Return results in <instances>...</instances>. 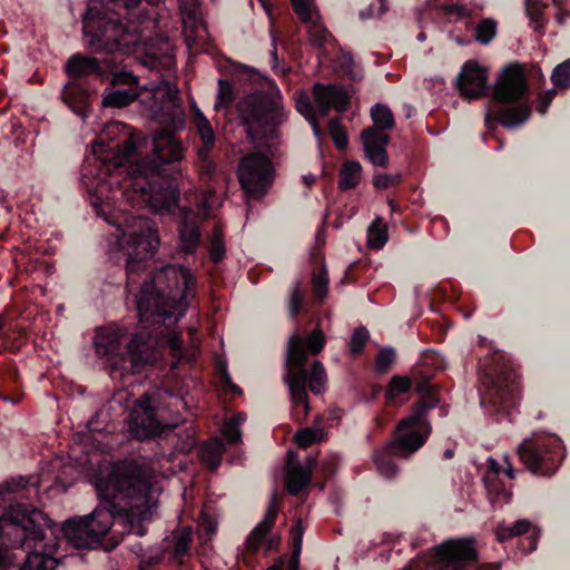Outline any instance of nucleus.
<instances>
[{
  "label": "nucleus",
  "mask_w": 570,
  "mask_h": 570,
  "mask_svg": "<svg viewBox=\"0 0 570 570\" xmlns=\"http://www.w3.org/2000/svg\"><path fill=\"white\" fill-rule=\"evenodd\" d=\"M184 145L174 130H156L150 144L140 131L114 121L105 126L81 167V184L98 217L116 227L125 257L127 291L136 296L142 330L173 326L196 295L189 268L166 265L147 272L159 246L156 223L122 208L171 212L178 206Z\"/></svg>",
  "instance_id": "nucleus-1"
},
{
  "label": "nucleus",
  "mask_w": 570,
  "mask_h": 570,
  "mask_svg": "<svg viewBox=\"0 0 570 570\" xmlns=\"http://www.w3.org/2000/svg\"><path fill=\"white\" fill-rule=\"evenodd\" d=\"M99 504L86 515L73 517L58 529L41 510L20 499L39 492L36 475L11 478L0 484V538L3 544L26 552L19 570H53L57 560L50 554L46 531L57 532L76 549L111 551L125 534L144 537L151 521L153 484L144 465L135 460L115 463L107 475H98Z\"/></svg>",
  "instance_id": "nucleus-2"
},
{
  "label": "nucleus",
  "mask_w": 570,
  "mask_h": 570,
  "mask_svg": "<svg viewBox=\"0 0 570 570\" xmlns=\"http://www.w3.org/2000/svg\"><path fill=\"white\" fill-rule=\"evenodd\" d=\"M163 0L92 1L82 19L87 46L102 55L72 53L63 65L68 82L61 90L62 101L78 116L86 117L96 82L134 83L136 76L124 65L125 53L141 41L142 31L159 26Z\"/></svg>",
  "instance_id": "nucleus-3"
},
{
  "label": "nucleus",
  "mask_w": 570,
  "mask_h": 570,
  "mask_svg": "<svg viewBox=\"0 0 570 570\" xmlns=\"http://www.w3.org/2000/svg\"><path fill=\"white\" fill-rule=\"evenodd\" d=\"M432 375L426 374L417 382L415 390L420 399L412 405L411 413L399 421L393 438L374 452V462L379 472L387 479L397 474L394 458H407L417 452L429 440L432 425L428 419L431 410L440 404L436 386L431 383Z\"/></svg>",
  "instance_id": "nucleus-4"
},
{
  "label": "nucleus",
  "mask_w": 570,
  "mask_h": 570,
  "mask_svg": "<svg viewBox=\"0 0 570 570\" xmlns=\"http://www.w3.org/2000/svg\"><path fill=\"white\" fill-rule=\"evenodd\" d=\"M186 423L178 412H174L166 403V394L161 390L145 392L132 404L128 415V431L139 441L154 440L174 434L173 446L177 452L189 453L197 445L196 429Z\"/></svg>",
  "instance_id": "nucleus-5"
},
{
  "label": "nucleus",
  "mask_w": 570,
  "mask_h": 570,
  "mask_svg": "<svg viewBox=\"0 0 570 570\" xmlns=\"http://www.w3.org/2000/svg\"><path fill=\"white\" fill-rule=\"evenodd\" d=\"M532 115L530 85L521 66L513 63L503 68L492 89L488 102L484 125L494 132L498 125L507 129H517Z\"/></svg>",
  "instance_id": "nucleus-6"
},
{
  "label": "nucleus",
  "mask_w": 570,
  "mask_h": 570,
  "mask_svg": "<svg viewBox=\"0 0 570 570\" xmlns=\"http://www.w3.org/2000/svg\"><path fill=\"white\" fill-rule=\"evenodd\" d=\"M237 110L252 141L277 139L278 128L287 119L282 92L273 79H264L259 89L242 98Z\"/></svg>",
  "instance_id": "nucleus-7"
},
{
  "label": "nucleus",
  "mask_w": 570,
  "mask_h": 570,
  "mask_svg": "<svg viewBox=\"0 0 570 570\" xmlns=\"http://www.w3.org/2000/svg\"><path fill=\"white\" fill-rule=\"evenodd\" d=\"M124 330L118 325L99 327L95 335V348L98 355L105 356L114 370L140 373L151 365L155 357L151 333L139 332L127 344H124Z\"/></svg>",
  "instance_id": "nucleus-8"
},
{
  "label": "nucleus",
  "mask_w": 570,
  "mask_h": 570,
  "mask_svg": "<svg viewBox=\"0 0 570 570\" xmlns=\"http://www.w3.org/2000/svg\"><path fill=\"white\" fill-rule=\"evenodd\" d=\"M484 392L480 404L497 421L509 417L519 400L518 375L502 355H495L482 363Z\"/></svg>",
  "instance_id": "nucleus-9"
},
{
  "label": "nucleus",
  "mask_w": 570,
  "mask_h": 570,
  "mask_svg": "<svg viewBox=\"0 0 570 570\" xmlns=\"http://www.w3.org/2000/svg\"><path fill=\"white\" fill-rule=\"evenodd\" d=\"M285 368L284 380L293 403L292 416L296 422L302 423L308 415L309 404L306 391V354L302 346V340L297 335L288 338Z\"/></svg>",
  "instance_id": "nucleus-10"
},
{
  "label": "nucleus",
  "mask_w": 570,
  "mask_h": 570,
  "mask_svg": "<svg viewBox=\"0 0 570 570\" xmlns=\"http://www.w3.org/2000/svg\"><path fill=\"white\" fill-rule=\"evenodd\" d=\"M518 455L533 474L551 475L564 458V446L557 435H539L524 439L518 448Z\"/></svg>",
  "instance_id": "nucleus-11"
},
{
  "label": "nucleus",
  "mask_w": 570,
  "mask_h": 570,
  "mask_svg": "<svg viewBox=\"0 0 570 570\" xmlns=\"http://www.w3.org/2000/svg\"><path fill=\"white\" fill-rule=\"evenodd\" d=\"M237 176L243 190L249 197L262 198L273 183V164L265 154L250 153L240 159Z\"/></svg>",
  "instance_id": "nucleus-12"
},
{
  "label": "nucleus",
  "mask_w": 570,
  "mask_h": 570,
  "mask_svg": "<svg viewBox=\"0 0 570 570\" xmlns=\"http://www.w3.org/2000/svg\"><path fill=\"white\" fill-rule=\"evenodd\" d=\"M195 122L200 140V144L196 146L197 158L195 166L200 181L207 185L205 193L212 195L215 193V186L213 184L218 178L217 164L212 157L216 136L209 120L200 111H197Z\"/></svg>",
  "instance_id": "nucleus-13"
},
{
  "label": "nucleus",
  "mask_w": 570,
  "mask_h": 570,
  "mask_svg": "<svg viewBox=\"0 0 570 570\" xmlns=\"http://www.w3.org/2000/svg\"><path fill=\"white\" fill-rule=\"evenodd\" d=\"M433 570H469L478 563L473 541H448L433 549L428 562Z\"/></svg>",
  "instance_id": "nucleus-14"
},
{
  "label": "nucleus",
  "mask_w": 570,
  "mask_h": 570,
  "mask_svg": "<svg viewBox=\"0 0 570 570\" xmlns=\"http://www.w3.org/2000/svg\"><path fill=\"white\" fill-rule=\"evenodd\" d=\"M278 514V499L274 492L268 502L267 510L262 521L250 531L245 540V549L252 556H255L261 549L264 554L276 551L281 543L279 535L271 534Z\"/></svg>",
  "instance_id": "nucleus-15"
},
{
  "label": "nucleus",
  "mask_w": 570,
  "mask_h": 570,
  "mask_svg": "<svg viewBox=\"0 0 570 570\" xmlns=\"http://www.w3.org/2000/svg\"><path fill=\"white\" fill-rule=\"evenodd\" d=\"M456 87L460 96L468 100L488 96L490 90L488 70L478 61L468 60L456 77Z\"/></svg>",
  "instance_id": "nucleus-16"
},
{
  "label": "nucleus",
  "mask_w": 570,
  "mask_h": 570,
  "mask_svg": "<svg viewBox=\"0 0 570 570\" xmlns=\"http://www.w3.org/2000/svg\"><path fill=\"white\" fill-rule=\"evenodd\" d=\"M540 531L532 528V523L527 519H520L513 524L500 523L495 528V537L500 543H505L513 538H520L518 544L524 554L531 553L537 549Z\"/></svg>",
  "instance_id": "nucleus-17"
},
{
  "label": "nucleus",
  "mask_w": 570,
  "mask_h": 570,
  "mask_svg": "<svg viewBox=\"0 0 570 570\" xmlns=\"http://www.w3.org/2000/svg\"><path fill=\"white\" fill-rule=\"evenodd\" d=\"M200 216L193 209H184L178 220L177 232L179 248L188 255H194L202 244Z\"/></svg>",
  "instance_id": "nucleus-18"
},
{
  "label": "nucleus",
  "mask_w": 570,
  "mask_h": 570,
  "mask_svg": "<svg viewBox=\"0 0 570 570\" xmlns=\"http://www.w3.org/2000/svg\"><path fill=\"white\" fill-rule=\"evenodd\" d=\"M293 9L298 18L308 26L309 42L316 47L322 48L332 35L324 26H321L317 20L320 18L317 10L314 7V0H291Z\"/></svg>",
  "instance_id": "nucleus-19"
},
{
  "label": "nucleus",
  "mask_w": 570,
  "mask_h": 570,
  "mask_svg": "<svg viewBox=\"0 0 570 570\" xmlns=\"http://www.w3.org/2000/svg\"><path fill=\"white\" fill-rule=\"evenodd\" d=\"M313 95L322 117H326L332 108L344 112L350 105V96L337 85L316 83Z\"/></svg>",
  "instance_id": "nucleus-20"
},
{
  "label": "nucleus",
  "mask_w": 570,
  "mask_h": 570,
  "mask_svg": "<svg viewBox=\"0 0 570 570\" xmlns=\"http://www.w3.org/2000/svg\"><path fill=\"white\" fill-rule=\"evenodd\" d=\"M361 139L366 157L372 164L380 167H386L389 164V155L386 146L390 144V136L380 132L374 127H367L362 130Z\"/></svg>",
  "instance_id": "nucleus-21"
},
{
  "label": "nucleus",
  "mask_w": 570,
  "mask_h": 570,
  "mask_svg": "<svg viewBox=\"0 0 570 570\" xmlns=\"http://www.w3.org/2000/svg\"><path fill=\"white\" fill-rule=\"evenodd\" d=\"M261 78V75L244 65H233L232 80L219 79L218 80V94L215 102V108L228 107L234 100L233 83L250 81L256 82Z\"/></svg>",
  "instance_id": "nucleus-22"
},
{
  "label": "nucleus",
  "mask_w": 570,
  "mask_h": 570,
  "mask_svg": "<svg viewBox=\"0 0 570 570\" xmlns=\"http://www.w3.org/2000/svg\"><path fill=\"white\" fill-rule=\"evenodd\" d=\"M313 263H320L318 271L312 274V299L315 305H323L328 295L330 277L324 257L313 252L311 254Z\"/></svg>",
  "instance_id": "nucleus-23"
},
{
  "label": "nucleus",
  "mask_w": 570,
  "mask_h": 570,
  "mask_svg": "<svg viewBox=\"0 0 570 570\" xmlns=\"http://www.w3.org/2000/svg\"><path fill=\"white\" fill-rule=\"evenodd\" d=\"M316 459L309 456L307 459L306 468L298 464L287 470L285 475V488L289 494L297 495L309 484L312 470L316 466Z\"/></svg>",
  "instance_id": "nucleus-24"
},
{
  "label": "nucleus",
  "mask_w": 570,
  "mask_h": 570,
  "mask_svg": "<svg viewBox=\"0 0 570 570\" xmlns=\"http://www.w3.org/2000/svg\"><path fill=\"white\" fill-rule=\"evenodd\" d=\"M139 79L136 76L134 83H118V86H127L125 89H112L105 91L102 96V106L106 108H124L129 106L138 97L137 87Z\"/></svg>",
  "instance_id": "nucleus-25"
},
{
  "label": "nucleus",
  "mask_w": 570,
  "mask_h": 570,
  "mask_svg": "<svg viewBox=\"0 0 570 570\" xmlns=\"http://www.w3.org/2000/svg\"><path fill=\"white\" fill-rule=\"evenodd\" d=\"M491 463L490 471L483 479L490 500L492 503H508L512 497V492L498 478L500 465L495 461H491Z\"/></svg>",
  "instance_id": "nucleus-26"
},
{
  "label": "nucleus",
  "mask_w": 570,
  "mask_h": 570,
  "mask_svg": "<svg viewBox=\"0 0 570 570\" xmlns=\"http://www.w3.org/2000/svg\"><path fill=\"white\" fill-rule=\"evenodd\" d=\"M225 450L224 441L214 438L200 445L199 458L208 470L214 472L219 468Z\"/></svg>",
  "instance_id": "nucleus-27"
},
{
  "label": "nucleus",
  "mask_w": 570,
  "mask_h": 570,
  "mask_svg": "<svg viewBox=\"0 0 570 570\" xmlns=\"http://www.w3.org/2000/svg\"><path fill=\"white\" fill-rule=\"evenodd\" d=\"M1 348L3 351L18 352L27 341L26 330L12 321H4Z\"/></svg>",
  "instance_id": "nucleus-28"
},
{
  "label": "nucleus",
  "mask_w": 570,
  "mask_h": 570,
  "mask_svg": "<svg viewBox=\"0 0 570 570\" xmlns=\"http://www.w3.org/2000/svg\"><path fill=\"white\" fill-rule=\"evenodd\" d=\"M524 7L534 31L542 36L548 22L546 10L549 8V2L544 0H524Z\"/></svg>",
  "instance_id": "nucleus-29"
},
{
  "label": "nucleus",
  "mask_w": 570,
  "mask_h": 570,
  "mask_svg": "<svg viewBox=\"0 0 570 570\" xmlns=\"http://www.w3.org/2000/svg\"><path fill=\"white\" fill-rule=\"evenodd\" d=\"M164 97V120L173 124L176 128L183 126L184 114L177 94L168 90L165 91Z\"/></svg>",
  "instance_id": "nucleus-30"
},
{
  "label": "nucleus",
  "mask_w": 570,
  "mask_h": 570,
  "mask_svg": "<svg viewBox=\"0 0 570 570\" xmlns=\"http://www.w3.org/2000/svg\"><path fill=\"white\" fill-rule=\"evenodd\" d=\"M362 167L358 161L347 160L340 170L338 188L347 190L355 188L361 180Z\"/></svg>",
  "instance_id": "nucleus-31"
},
{
  "label": "nucleus",
  "mask_w": 570,
  "mask_h": 570,
  "mask_svg": "<svg viewBox=\"0 0 570 570\" xmlns=\"http://www.w3.org/2000/svg\"><path fill=\"white\" fill-rule=\"evenodd\" d=\"M371 118L374 122V128L380 132L391 130L395 126V119L392 110L382 104H375L371 108Z\"/></svg>",
  "instance_id": "nucleus-32"
},
{
  "label": "nucleus",
  "mask_w": 570,
  "mask_h": 570,
  "mask_svg": "<svg viewBox=\"0 0 570 570\" xmlns=\"http://www.w3.org/2000/svg\"><path fill=\"white\" fill-rule=\"evenodd\" d=\"M387 239L386 224L381 217H376L367 227V245L372 249H381Z\"/></svg>",
  "instance_id": "nucleus-33"
},
{
  "label": "nucleus",
  "mask_w": 570,
  "mask_h": 570,
  "mask_svg": "<svg viewBox=\"0 0 570 570\" xmlns=\"http://www.w3.org/2000/svg\"><path fill=\"white\" fill-rule=\"evenodd\" d=\"M296 109L308 121L313 129L314 136L321 139L324 132L317 120L311 99L307 95H302L296 100Z\"/></svg>",
  "instance_id": "nucleus-34"
},
{
  "label": "nucleus",
  "mask_w": 570,
  "mask_h": 570,
  "mask_svg": "<svg viewBox=\"0 0 570 570\" xmlns=\"http://www.w3.org/2000/svg\"><path fill=\"white\" fill-rule=\"evenodd\" d=\"M305 306V292L303 289V284L301 281L295 282V284L289 288L288 299H287V309L292 321H295L299 313L304 311Z\"/></svg>",
  "instance_id": "nucleus-35"
},
{
  "label": "nucleus",
  "mask_w": 570,
  "mask_h": 570,
  "mask_svg": "<svg viewBox=\"0 0 570 570\" xmlns=\"http://www.w3.org/2000/svg\"><path fill=\"white\" fill-rule=\"evenodd\" d=\"M294 335H297L301 340H302V346H303V350L306 354V361L308 360V356H307V352H306V348L308 350V352L313 355H317L325 346V336L322 332V330L320 328H316L315 331H313L306 340H304L303 337H301L298 335V333H294L291 337H293Z\"/></svg>",
  "instance_id": "nucleus-36"
},
{
  "label": "nucleus",
  "mask_w": 570,
  "mask_h": 570,
  "mask_svg": "<svg viewBox=\"0 0 570 570\" xmlns=\"http://www.w3.org/2000/svg\"><path fill=\"white\" fill-rule=\"evenodd\" d=\"M304 527L301 519H298L291 528V534L293 538V553L291 559V570H297L298 558L302 551Z\"/></svg>",
  "instance_id": "nucleus-37"
},
{
  "label": "nucleus",
  "mask_w": 570,
  "mask_h": 570,
  "mask_svg": "<svg viewBox=\"0 0 570 570\" xmlns=\"http://www.w3.org/2000/svg\"><path fill=\"white\" fill-rule=\"evenodd\" d=\"M326 374L323 364L320 361H315L312 365L311 372H307L306 387L314 393L320 394L325 383Z\"/></svg>",
  "instance_id": "nucleus-38"
},
{
  "label": "nucleus",
  "mask_w": 570,
  "mask_h": 570,
  "mask_svg": "<svg viewBox=\"0 0 570 570\" xmlns=\"http://www.w3.org/2000/svg\"><path fill=\"white\" fill-rule=\"evenodd\" d=\"M4 382L12 384V391L6 392L3 387H0V397L11 404H17L21 400V393L19 390V374L16 370H9L4 376Z\"/></svg>",
  "instance_id": "nucleus-39"
},
{
  "label": "nucleus",
  "mask_w": 570,
  "mask_h": 570,
  "mask_svg": "<svg viewBox=\"0 0 570 570\" xmlns=\"http://www.w3.org/2000/svg\"><path fill=\"white\" fill-rule=\"evenodd\" d=\"M475 40L488 45L497 35V22L491 18L482 19L474 28Z\"/></svg>",
  "instance_id": "nucleus-40"
},
{
  "label": "nucleus",
  "mask_w": 570,
  "mask_h": 570,
  "mask_svg": "<svg viewBox=\"0 0 570 570\" xmlns=\"http://www.w3.org/2000/svg\"><path fill=\"white\" fill-rule=\"evenodd\" d=\"M324 431L318 428H306L298 431L295 435L296 443L299 448L306 449L314 443L321 442Z\"/></svg>",
  "instance_id": "nucleus-41"
},
{
  "label": "nucleus",
  "mask_w": 570,
  "mask_h": 570,
  "mask_svg": "<svg viewBox=\"0 0 570 570\" xmlns=\"http://www.w3.org/2000/svg\"><path fill=\"white\" fill-rule=\"evenodd\" d=\"M551 81L558 89L570 87V58L556 66L551 75Z\"/></svg>",
  "instance_id": "nucleus-42"
},
{
  "label": "nucleus",
  "mask_w": 570,
  "mask_h": 570,
  "mask_svg": "<svg viewBox=\"0 0 570 570\" xmlns=\"http://www.w3.org/2000/svg\"><path fill=\"white\" fill-rule=\"evenodd\" d=\"M328 131L331 138L334 141L335 147L338 150H345L348 145V138L344 126L341 124L340 119L333 118L328 124Z\"/></svg>",
  "instance_id": "nucleus-43"
},
{
  "label": "nucleus",
  "mask_w": 570,
  "mask_h": 570,
  "mask_svg": "<svg viewBox=\"0 0 570 570\" xmlns=\"http://www.w3.org/2000/svg\"><path fill=\"white\" fill-rule=\"evenodd\" d=\"M412 387V380L407 376L395 375L391 379L387 389L386 397L394 400L401 394L406 393Z\"/></svg>",
  "instance_id": "nucleus-44"
},
{
  "label": "nucleus",
  "mask_w": 570,
  "mask_h": 570,
  "mask_svg": "<svg viewBox=\"0 0 570 570\" xmlns=\"http://www.w3.org/2000/svg\"><path fill=\"white\" fill-rule=\"evenodd\" d=\"M396 360V352L393 347H383L377 352V355L375 357V370L376 372L384 374L387 373L393 363Z\"/></svg>",
  "instance_id": "nucleus-45"
},
{
  "label": "nucleus",
  "mask_w": 570,
  "mask_h": 570,
  "mask_svg": "<svg viewBox=\"0 0 570 570\" xmlns=\"http://www.w3.org/2000/svg\"><path fill=\"white\" fill-rule=\"evenodd\" d=\"M368 338L370 333L364 326L356 327L352 334L350 342L351 353L354 355L361 354Z\"/></svg>",
  "instance_id": "nucleus-46"
},
{
  "label": "nucleus",
  "mask_w": 570,
  "mask_h": 570,
  "mask_svg": "<svg viewBox=\"0 0 570 570\" xmlns=\"http://www.w3.org/2000/svg\"><path fill=\"white\" fill-rule=\"evenodd\" d=\"M191 543V533L184 531L174 541V556L176 559H183L188 554Z\"/></svg>",
  "instance_id": "nucleus-47"
},
{
  "label": "nucleus",
  "mask_w": 570,
  "mask_h": 570,
  "mask_svg": "<svg viewBox=\"0 0 570 570\" xmlns=\"http://www.w3.org/2000/svg\"><path fill=\"white\" fill-rule=\"evenodd\" d=\"M224 439L232 445H236L242 441V432L236 423L227 421L222 430Z\"/></svg>",
  "instance_id": "nucleus-48"
},
{
  "label": "nucleus",
  "mask_w": 570,
  "mask_h": 570,
  "mask_svg": "<svg viewBox=\"0 0 570 570\" xmlns=\"http://www.w3.org/2000/svg\"><path fill=\"white\" fill-rule=\"evenodd\" d=\"M422 362L426 366H432L434 370H443L445 367L444 357L436 351H426L422 355Z\"/></svg>",
  "instance_id": "nucleus-49"
},
{
  "label": "nucleus",
  "mask_w": 570,
  "mask_h": 570,
  "mask_svg": "<svg viewBox=\"0 0 570 570\" xmlns=\"http://www.w3.org/2000/svg\"><path fill=\"white\" fill-rule=\"evenodd\" d=\"M401 183L400 175L377 174L374 177V186L377 189H387L391 186H396Z\"/></svg>",
  "instance_id": "nucleus-50"
},
{
  "label": "nucleus",
  "mask_w": 570,
  "mask_h": 570,
  "mask_svg": "<svg viewBox=\"0 0 570 570\" xmlns=\"http://www.w3.org/2000/svg\"><path fill=\"white\" fill-rule=\"evenodd\" d=\"M379 2H380V6H379L377 10L374 4H370L365 10L360 11V18L362 20L373 18V17L381 18L389 10V8H387L386 0H379Z\"/></svg>",
  "instance_id": "nucleus-51"
},
{
  "label": "nucleus",
  "mask_w": 570,
  "mask_h": 570,
  "mask_svg": "<svg viewBox=\"0 0 570 570\" xmlns=\"http://www.w3.org/2000/svg\"><path fill=\"white\" fill-rule=\"evenodd\" d=\"M209 258L214 264L220 263L226 254L225 243L209 242Z\"/></svg>",
  "instance_id": "nucleus-52"
},
{
  "label": "nucleus",
  "mask_w": 570,
  "mask_h": 570,
  "mask_svg": "<svg viewBox=\"0 0 570 570\" xmlns=\"http://www.w3.org/2000/svg\"><path fill=\"white\" fill-rule=\"evenodd\" d=\"M219 373H220V380L223 385L228 389L234 395H240L243 393L242 389L233 383L230 375L226 368L225 365L218 366Z\"/></svg>",
  "instance_id": "nucleus-53"
},
{
  "label": "nucleus",
  "mask_w": 570,
  "mask_h": 570,
  "mask_svg": "<svg viewBox=\"0 0 570 570\" xmlns=\"http://www.w3.org/2000/svg\"><path fill=\"white\" fill-rule=\"evenodd\" d=\"M443 10H444L445 14L449 17H452V16H456L459 18L469 17V10L464 6H461L458 3H451V4L443 6Z\"/></svg>",
  "instance_id": "nucleus-54"
},
{
  "label": "nucleus",
  "mask_w": 570,
  "mask_h": 570,
  "mask_svg": "<svg viewBox=\"0 0 570 570\" xmlns=\"http://www.w3.org/2000/svg\"><path fill=\"white\" fill-rule=\"evenodd\" d=\"M554 95L556 90H550L540 96L537 109L541 115H544L548 111Z\"/></svg>",
  "instance_id": "nucleus-55"
},
{
  "label": "nucleus",
  "mask_w": 570,
  "mask_h": 570,
  "mask_svg": "<svg viewBox=\"0 0 570 570\" xmlns=\"http://www.w3.org/2000/svg\"><path fill=\"white\" fill-rule=\"evenodd\" d=\"M14 567V561L7 549L0 546V570H9Z\"/></svg>",
  "instance_id": "nucleus-56"
},
{
  "label": "nucleus",
  "mask_w": 570,
  "mask_h": 570,
  "mask_svg": "<svg viewBox=\"0 0 570 570\" xmlns=\"http://www.w3.org/2000/svg\"><path fill=\"white\" fill-rule=\"evenodd\" d=\"M552 1L557 7V10L554 13L556 20L559 24H563L564 21L570 17V13H569V11L561 8L562 0H552Z\"/></svg>",
  "instance_id": "nucleus-57"
},
{
  "label": "nucleus",
  "mask_w": 570,
  "mask_h": 570,
  "mask_svg": "<svg viewBox=\"0 0 570 570\" xmlns=\"http://www.w3.org/2000/svg\"><path fill=\"white\" fill-rule=\"evenodd\" d=\"M14 197H11V198H8L7 195H4V191L1 190L0 191V205L1 207H3L8 213H11L12 212V208H13V205H17L18 208L20 209V205L18 204V202H14Z\"/></svg>",
  "instance_id": "nucleus-58"
},
{
  "label": "nucleus",
  "mask_w": 570,
  "mask_h": 570,
  "mask_svg": "<svg viewBox=\"0 0 570 570\" xmlns=\"http://www.w3.org/2000/svg\"><path fill=\"white\" fill-rule=\"evenodd\" d=\"M215 240H218L219 243H225L224 242V233H223V229L219 225H215L214 229H213V235L209 239V242H215Z\"/></svg>",
  "instance_id": "nucleus-59"
},
{
  "label": "nucleus",
  "mask_w": 570,
  "mask_h": 570,
  "mask_svg": "<svg viewBox=\"0 0 570 570\" xmlns=\"http://www.w3.org/2000/svg\"><path fill=\"white\" fill-rule=\"evenodd\" d=\"M100 413L97 412L95 414V416H92V419L88 422V429L90 431H94V432H99L101 431V429L98 426V417H99Z\"/></svg>",
  "instance_id": "nucleus-60"
},
{
  "label": "nucleus",
  "mask_w": 570,
  "mask_h": 570,
  "mask_svg": "<svg viewBox=\"0 0 570 570\" xmlns=\"http://www.w3.org/2000/svg\"><path fill=\"white\" fill-rule=\"evenodd\" d=\"M323 473L326 478H331L335 473V465L332 462H326L323 465Z\"/></svg>",
  "instance_id": "nucleus-61"
},
{
  "label": "nucleus",
  "mask_w": 570,
  "mask_h": 570,
  "mask_svg": "<svg viewBox=\"0 0 570 570\" xmlns=\"http://www.w3.org/2000/svg\"><path fill=\"white\" fill-rule=\"evenodd\" d=\"M479 570H500V566L498 563H489L480 567Z\"/></svg>",
  "instance_id": "nucleus-62"
},
{
  "label": "nucleus",
  "mask_w": 570,
  "mask_h": 570,
  "mask_svg": "<svg viewBox=\"0 0 570 570\" xmlns=\"http://www.w3.org/2000/svg\"><path fill=\"white\" fill-rule=\"evenodd\" d=\"M454 456V450L453 449H446L443 453V459L450 460Z\"/></svg>",
  "instance_id": "nucleus-63"
},
{
  "label": "nucleus",
  "mask_w": 570,
  "mask_h": 570,
  "mask_svg": "<svg viewBox=\"0 0 570 570\" xmlns=\"http://www.w3.org/2000/svg\"><path fill=\"white\" fill-rule=\"evenodd\" d=\"M415 568H419V564L412 560L410 563L403 567L402 570H415Z\"/></svg>",
  "instance_id": "nucleus-64"
}]
</instances>
